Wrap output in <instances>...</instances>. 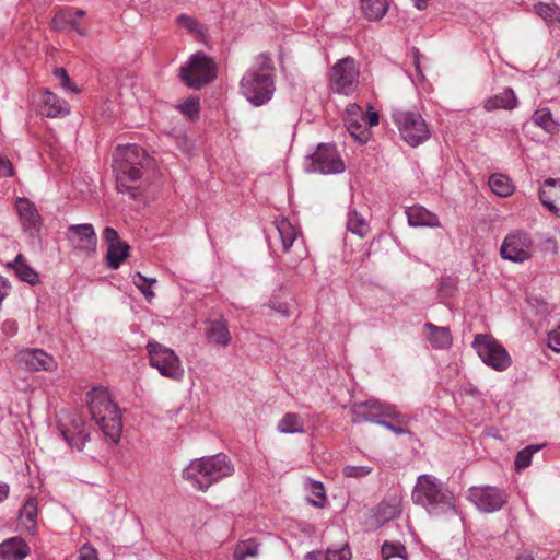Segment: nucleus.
<instances>
[{
    "mask_svg": "<svg viewBox=\"0 0 560 560\" xmlns=\"http://www.w3.org/2000/svg\"><path fill=\"white\" fill-rule=\"evenodd\" d=\"M548 346L555 352H560V325L548 335Z\"/></svg>",
    "mask_w": 560,
    "mask_h": 560,
    "instance_id": "obj_50",
    "label": "nucleus"
},
{
    "mask_svg": "<svg viewBox=\"0 0 560 560\" xmlns=\"http://www.w3.org/2000/svg\"><path fill=\"white\" fill-rule=\"evenodd\" d=\"M351 420L353 423L375 422L380 418H399L400 412L395 405L378 399H368L355 402L351 407Z\"/></svg>",
    "mask_w": 560,
    "mask_h": 560,
    "instance_id": "obj_13",
    "label": "nucleus"
},
{
    "mask_svg": "<svg viewBox=\"0 0 560 560\" xmlns=\"http://www.w3.org/2000/svg\"><path fill=\"white\" fill-rule=\"evenodd\" d=\"M133 284L141 291L148 302H151L155 296L154 292L147 284V277L140 272H136L132 277Z\"/></svg>",
    "mask_w": 560,
    "mask_h": 560,
    "instance_id": "obj_45",
    "label": "nucleus"
},
{
    "mask_svg": "<svg viewBox=\"0 0 560 560\" xmlns=\"http://www.w3.org/2000/svg\"><path fill=\"white\" fill-rule=\"evenodd\" d=\"M258 548L259 544L255 539L241 541L235 547L234 559L246 560L249 557H256L258 555Z\"/></svg>",
    "mask_w": 560,
    "mask_h": 560,
    "instance_id": "obj_42",
    "label": "nucleus"
},
{
    "mask_svg": "<svg viewBox=\"0 0 560 560\" xmlns=\"http://www.w3.org/2000/svg\"><path fill=\"white\" fill-rule=\"evenodd\" d=\"M381 555L383 560H390L393 558H399L407 560L408 553L406 547L400 541H384L381 548Z\"/></svg>",
    "mask_w": 560,
    "mask_h": 560,
    "instance_id": "obj_40",
    "label": "nucleus"
},
{
    "mask_svg": "<svg viewBox=\"0 0 560 560\" xmlns=\"http://www.w3.org/2000/svg\"><path fill=\"white\" fill-rule=\"evenodd\" d=\"M79 560H98V553L91 544L85 542L79 550Z\"/></svg>",
    "mask_w": 560,
    "mask_h": 560,
    "instance_id": "obj_49",
    "label": "nucleus"
},
{
    "mask_svg": "<svg viewBox=\"0 0 560 560\" xmlns=\"http://www.w3.org/2000/svg\"><path fill=\"white\" fill-rule=\"evenodd\" d=\"M306 559H310V560H350L351 551L348 547H342L340 549H327L325 555H323L320 551H311L306 555Z\"/></svg>",
    "mask_w": 560,
    "mask_h": 560,
    "instance_id": "obj_37",
    "label": "nucleus"
},
{
    "mask_svg": "<svg viewBox=\"0 0 560 560\" xmlns=\"http://www.w3.org/2000/svg\"><path fill=\"white\" fill-rule=\"evenodd\" d=\"M16 358L30 371H55L58 366L56 359L42 349H23Z\"/></svg>",
    "mask_w": 560,
    "mask_h": 560,
    "instance_id": "obj_18",
    "label": "nucleus"
},
{
    "mask_svg": "<svg viewBox=\"0 0 560 560\" xmlns=\"http://www.w3.org/2000/svg\"><path fill=\"white\" fill-rule=\"evenodd\" d=\"M88 406L92 420L114 443L119 442L122 432L120 410L112 400L106 388L95 387L88 394Z\"/></svg>",
    "mask_w": 560,
    "mask_h": 560,
    "instance_id": "obj_4",
    "label": "nucleus"
},
{
    "mask_svg": "<svg viewBox=\"0 0 560 560\" xmlns=\"http://www.w3.org/2000/svg\"><path fill=\"white\" fill-rule=\"evenodd\" d=\"M401 512V498L392 495L378 504L376 517L378 522L385 523L400 516Z\"/></svg>",
    "mask_w": 560,
    "mask_h": 560,
    "instance_id": "obj_29",
    "label": "nucleus"
},
{
    "mask_svg": "<svg viewBox=\"0 0 560 560\" xmlns=\"http://www.w3.org/2000/svg\"><path fill=\"white\" fill-rule=\"evenodd\" d=\"M156 282L155 278H148L147 277V284L150 287L151 284H154Z\"/></svg>",
    "mask_w": 560,
    "mask_h": 560,
    "instance_id": "obj_59",
    "label": "nucleus"
},
{
    "mask_svg": "<svg viewBox=\"0 0 560 560\" xmlns=\"http://www.w3.org/2000/svg\"><path fill=\"white\" fill-rule=\"evenodd\" d=\"M70 112L66 101L50 91H45L40 101V114L50 118L63 117Z\"/></svg>",
    "mask_w": 560,
    "mask_h": 560,
    "instance_id": "obj_24",
    "label": "nucleus"
},
{
    "mask_svg": "<svg viewBox=\"0 0 560 560\" xmlns=\"http://www.w3.org/2000/svg\"><path fill=\"white\" fill-rule=\"evenodd\" d=\"M180 112L190 119H195L199 114V100L197 97H188L179 105Z\"/></svg>",
    "mask_w": 560,
    "mask_h": 560,
    "instance_id": "obj_46",
    "label": "nucleus"
},
{
    "mask_svg": "<svg viewBox=\"0 0 560 560\" xmlns=\"http://www.w3.org/2000/svg\"><path fill=\"white\" fill-rule=\"evenodd\" d=\"M55 78L59 81L60 85L65 91H69L72 93H79V89L77 85L71 81L70 77L68 75L67 71L63 68H56L54 70Z\"/></svg>",
    "mask_w": 560,
    "mask_h": 560,
    "instance_id": "obj_44",
    "label": "nucleus"
},
{
    "mask_svg": "<svg viewBox=\"0 0 560 560\" xmlns=\"http://www.w3.org/2000/svg\"><path fill=\"white\" fill-rule=\"evenodd\" d=\"M516 560H535V559H534V556H533V553H532V552H529V551H523V552H521V553L517 556Z\"/></svg>",
    "mask_w": 560,
    "mask_h": 560,
    "instance_id": "obj_57",
    "label": "nucleus"
},
{
    "mask_svg": "<svg viewBox=\"0 0 560 560\" xmlns=\"http://www.w3.org/2000/svg\"><path fill=\"white\" fill-rule=\"evenodd\" d=\"M84 15L85 12L81 9L67 8L54 16L52 27L57 31L75 32L80 36H84L86 31L80 22Z\"/></svg>",
    "mask_w": 560,
    "mask_h": 560,
    "instance_id": "obj_20",
    "label": "nucleus"
},
{
    "mask_svg": "<svg viewBox=\"0 0 560 560\" xmlns=\"http://www.w3.org/2000/svg\"><path fill=\"white\" fill-rule=\"evenodd\" d=\"M392 116L402 139L409 145L418 147L430 138L429 126L419 113L396 109Z\"/></svg>",
    "mask_w": 560,
    "mask_h": 560,
    "instance_id": "obj_7",
    "label": "nucleus"
},
{
    "mask_svg": "<svg viewBox=\"0 0 560 560\" xmlns=\"http://www.w3.org/2000/svg\"><path fill=\"white\" fill-rule=\"evenodd\" d=\"M373 471V468L370 466H353L347 465L342 468V474L347 478H364L369 476Z\"/></svg>",
    "mask_w": 560,
    "mask_h": 560,
    "instance_id": "obj_43",
    "label": "nucleus"
},
{
    "mask_svg": "<svg viewBox=\"0 0 560 560\" xmlns=\"http://www.w3.org/2000/svg\"><path fill=\"white\" fill-rule=\"evenodd\" d=\"M390 0H360L364 16L371 21L381 20L387 12Z\"/></svg>",
    "mask_w": 560,
    "mask_h": 560,
    "instance_id": "obj_32",
    "label": "nucleus"
},
{
    "mask_svg": "<svg viewBox=\"0 0 560 560\" xmlns=\"http://www.w3.org/2000/svg\"><path fill=\"white\" fill-rule=\"evenodd\" d=\"M406 215L408 223L412 226H440V220L438 215L420 206L409 207L406 210Z\"/></svg>",
    "mask_w": 560,
    "mask_h": 560,
    "instance_id": "obj_26",
    "label": "nucleus"
},
{
    "mask_svg": "<svg viewBox=\"0 0 560 560\" xmlns=\"http://www.w3.org/2000/svg\"><path fill=\"white\" fill-rule=\"evenodd\" d=\"M278 430L281 433H302L304 423L296 413H287L278 423Z\"/></svg>",
    "mask_w": 560,
    "mask_h": 560,
    "instance_id": "obj_38",
    "label": "nucleus"
},
{
    "mask_svg": "<svg viewBox=\"0 0 560 560\" xmlns=\"http://www.w3.org/2000/svg\"><path fill=\"white\" fill-rule=\"evenodd\" d=\"M489 187L499 197H509L514 191V185L511 179L503 174H493L489 178Z\"/></svg>",
    "mask_w": 560,
    "mask_h": 560,
    "instance_id": "obj_34",
    "label": "nucleus"
},
{
    "mask_svg": "<svg viewBox=\"0 0 560 560\" xmlns=\"http://www.w3.org/2000/svg\"><path fill=\"white\" fill-rule=\"evenodd\" d=\"M472 347L481 361L491 369L502 372L511 366L512 360L508 350L492 336L477 334Z\"/></svg>",
    "mask_w": 560,
    "mask_h": 560,
    "instance_id": "obj_8",
    "label": "nucleus"
},
{
    "mask_svg": "<svg viewBox=\"0 0 560 560\" xmlns=\"http://www.w3.org/2000/svg\"><path fill=\"white\" fill-rule=\"evenodd\" d=\"M13 172V167L11 162L3 156H0V177L11 176Z\"/></svg>",
    "mask_w": 560,
    "mask_h": 560,
    "instance_id": "obj_51",
    "label": "nucleus"
},
{
    "mask_svg": "<svg viewBox=\"0 0 560 560\" xmlns=\"http://www.w3.org/2000/svg\"><path fill=\"white\" fill-rule=\"evenodd\" d=\"M269 307L276 311L277 313L281 314L283 317H289L291 314L290 307L287 303L275 304L270 302Z\"/></svg>",
    "mask_w": 560,
    "mask_h": 560,
    "instance_id": "obj_53",
    "label": "nucleus"
},
{
    "mask_svg": "<svg viewBox=\"0 0 560 560\" xmlns=\"http://www.w3.org/2000/svg\"><path fill=\"white\" fill-rule=\"evenodd\" d=\"M177 22L183 27L187 28L190 33H200L201 25L194 18L182 14L177 18Z\"/></svg>",
    "mask_w": 560,
    "mask_h": 560,
    "instance_id": "obj_48",
    "label": "nucleus"
},
{
    "mask_svg": "<svg viewBox=\"0 0 560 560\" xmlns=\"http://www.w3.org/2000/svg\"><path fill=\"white\" fill-rule=\"evenodd\" d=\"M147 350L150 365L155 368L162 376L176 382L184 378V366L174 350L153 340L148 342Z\"/></svg>",
    "mask_w": 560,
    "mask_h": 560,
    "instance_id": "obj_6",
    "label": "nucleus"
},
{
    "mask_svg": "<svg viewBox=\"0 0 560 560\" xmlns=\"http://www.w3.org/2000/svg\"><path fill=\"white\" fill-rule=\"evenodd\" d=\"M30 548L20 537H12L0 544V560H23Z\"/></svg>",
    "mask_w": 560,
    "mask_h": 560,
    "instance_id": "obj_25",
    "label": "nucleus"
},
{
    "mask_svg": "<svg viewBox=\"0 0 560 560\" xmlns=\"http://www.w3.org/2000/svg\"><path fill=\"white\" fill-rule=\"evenodd\" d=\"M205 336L210 343L226 348L232 340L228 322L224 318L206 322Z\"/></svg>",
    "mask_w": 560,
    "mask_h": 560,
    "instance_id": "obj_22",
    "label": "nucleus"
},
{
    "mask_svg": "<svg viewBox=\"0 0 560 560\" xmlns=\"http://www.w3.org/2000/svg\"><path fill=\"white\" fill-rule=\"evenodd\" d=\"M68 238L81 250H94L97 237L92 224H75L68 228Z\"/></svg>",
    "mask_w": 560,
    "mask_h": 560,
    "instance_id": "obj_21",
    "label": "nucleus"
},
{
    "mask_svg": "<svg viewBox=\"0 0 560 560\" xmlns=\"http://www.w3.org/2000/svg\"><path fill=\"white\" fill-rule=\"evenodd\" d=\"M15 206L24 230L33 235L39 229V213L37 209L26 198H19Z\"/></svg>",
    "mask_w": 560,
    "mask_h": 560,
    "instance_id": "obj_23",
    "label": "nucleus"
},
{
    "mask_svg": "<svg viewBox=\"0 0 560 560\" xmlns=\"http://www.w3.org/2000/svg\"><path fill=\"white\" fill-rule=\"evenodd\" d=\"M59 430L63 440L72 448L82 450L90 438V432L86 428V424L79 416H72L69 421V425L60 423Z\"/></svg>",
    "mask_w": 560,
    "mask_h": 560,
    "instance_id": "obj_19",
    "label": "nucleus"
},
{
    "mask_svg": "<svg viewBox=\"0 0 560 560\" xmlns=\"http://www.w3.org/2000/svg\"><path fill=\"white\" fill-rule=\"evenodd\" d=\"M217 77V67L214 61L206 56L203 52L198 51L194 54L187 63L182 67L180 78L189 86L194 89H201L210 83Z\"/></svg>",
    "mask_w": 560,
    "mask_h": 560,
    "instance_id": "obj_9",
    "label": "nucleus"
},
{
    "mask_svg": "<svg viewBox=\"0 0 560 560\" xmlns=\"http://www.w3.org/2000/svg\"><path fill=\"white\" fill-rule=\"evenodd\" d=\"M10 492V486L7 482L0 481V502H3Z\"/></svg>",
    "mask_w": 560,
    "mask_h": 560,
    "instance_id": "obj_55",
    "label": "nucleus"
},
{
    "mask_svg": "<svg viewBox=\"0 0 560 560\" xmlns=\"http://www.w3.org/2000/svg\"><path fill=\"white\" fill-rule=\"evenodd\" d=\"M304 168L308 173L339 174L345 171V163L335 145L320 143L316 151L307 156Z\"/></svg>",
    "mask_w": 560,
    "mask_h": 560,
    "instance_id": "obj_12",
    "label": "nucleus"
},
{
    "mask_svg": "<svg viewBox=\"0 0 560 560\" xmlns=\"http://www.w3.org/2000/svg\"><path fill=\"white\" fill-rule=\"evenodd\" d=\"M427 339L435 349H445L452 345V334L447 327L435 326L432 323H425Z\"/></svg>",
    "mask_w": 560,
    "mask_h": 560,
    "instance_id": "obj_27",
    "label": "nucleus"
},
{
    "mask_svg": "<svg viewBox=\"0 0 560 560\" xmlns=\"http://www.w3.org/2000/svg\"><path fill=\"white\" fill-rule=\"evenodd\" d=\"M517 105V98L512 89H505L494 96L488 97L483 102V108L487 112L495 109H513Z\"/></svg>",
    "mask_w": 560,
    "mask_h": 560,
    "instance_id": "obj_28",
    "label": "nucleus"
},
{
    "mask_svg": "<svg viewBox=\"0 0 560 560\" xmlns=\"http://www.w3.org/2000/svg\"><path fill=\"white\" fill-rule=\"evenodd\" d=\"M233 472V463L225 454L219 453L191 460L184 470V478L198 490L206 491Z\"/></svg>",
    "mask_w": 560,
    "mask_h": 560,
    "instance_id": "obj_5",
    "label": "nucleus"
},
{
    "mask_svg": "<svg viewBox=\"0 0 560 560\" xmlns=\"http://www.w3.org/2000/svg\"><path fill=\"white\" fill-rule=\"evenodd\" d=\"M539 199L548 209L560 201V179L548 178L539 189Z\"/></svg>",
    "mask_w": 560,
    "mask_h": 560,
    "instance_id": "obj_30",
    "label": "nucleus"
},
{
    "mask_svg": "<svg viewBox=\"0 0 560 560\" xmlns=\"http://www.w3.org/2000/svg\"><path fill=\"white\" fill-rule=\"evenodd\" d=\"M2 331L7 336H14L18 332V324L15 320L8 319L2 325Z\"/></svg>",
    "mask_w": 560,
    "mask_h": 560,
    "instance_id": "obj_52",
    "label": "nucleus"
},
{
    "mask_svg": "<svg viewBox=\"0 0 560 560\" xmlns=\"http://www.w3.org/2000/svg\"><path fill=\"white\" fill-rule=\"evenodd\" d=\"M534 11L548 23L560 21V8L555 3L538 2L534 5Z\"/></svg>",
    "mask_w": 560,
    "mask_h": 560,
    "instance_id": "obj_41",
    "label": "nucleus"
},
{
    "mask_svg": "<svg viewBox=\"0 0 560 560\" xmlns=\"http://www.w3.org/2000/svg\"><path fill=\"white\" fill-rule=\"evenodd\" d=\"M532 121L542 128L546 132L553 135L558 131V124L555 121L548 108H539L532 115Z\"/></svg>",
    "mask_w": 560,
    "mask_h": 560,
    "instance_id": "obj_35",
    "label": "nucleus"
},
{
    "mask_svg": "<svg viewBox=\"0 0 560 560\" xmlns=\"http://www.w3.org/2000/svg\"><path fill=\"white\" fill-rule=\"evenodd\" d=\"M534 241L529 233L521 230L509 233L500 248L503 259L523 262L532 257Z\"/></svg>",
    "mask_w": 560,
    "mask_h": 560,
    "instance_id": "obj_15",
    "label": "nucleus"
},
{
    "mask_svg": "<svg viewBox=\"0 0 560 560\" xmlns=\"http://www.w3.org/2000/svg\"><path fill=\"white\" fill-rule=\"evenodd\" d=\"M311 490H312V493L320 499V500H324L325 499V490H324V487H323V483L322 482H318V481H314L312 482V487H311Z\"/></svg>",
    "mask_w": 560,
    "mask_h": 560,
    "instance_id": "obj_54",
    "label": "nucleus"
},
{
    "mask_svg": "<svg viewBox=\"0 0 560 560\" xmlns=\"http://www.w3.org/2000/svg\"><path fill=\"white\" fill-rule=\"evenodd\" d=\"M395 419L397 420L398 424H394L386 420H380V421H376V423L386 428L387 430L394 432L397 435L408 433L409 431L401 427V425L406 424V417L400 413V417L395 418Z\"/></svg>",
    "mask_w": 560,
    "mask_h": 560,
    "instance_id": "obj_47",
    "label": "nucleus"
},
{
    "mask_svg": "<svg viewBox=\"0 0 560 560\" xmlns=\"http://www.w3.org/2000/svg\"><path fill=\"white\" fill-rule=\"evenodd\" d=\"M103 238L107 244L106 265L109 269L116 270L129 256V245L119 238L117 231L106 226L103 231Z\"/></svg>",
    "mask_w": 560,
    "mask_h": 560,
    "instance_id": "obj_17",
    "label": "nucleus"
},
{
    "mask_svg": "<svg viewBox=\"0 0 560 560\" xmlns=\"http://www.w3.org/2000/svg\"><path fill=\"white\" fill-rule=\"evenodd\" d=\"M117 189L131 199L141 195L143 171L151 164V158L137 144L117 147L114 154Z\"/></svg>",
    "mask_w": 560,
    "mask_h": 560,
    "instance_id": "obj_1",
    "label": "nucleus"
},
{
    "mask_svg": "<svg viewBox=\"0 0 560 560\" xmlns=\"http://www.w3.org/2000/svg\"><path fill=\"white\" fill-rule=\"evenodd\" d=\"M275 230L281 242L282 252L291 254L289 265L295 267L307 257V248L303 240H300V231L287 218L277 219L273 222Z\"/></svg>",
    "mask_w": 560,
    "mask_h": 560,
    "instance_id": "obj_10",
    "label": "nucleus"
},
{
    "mask_svg": "<svg viewBox=\"0 0 560 560\" xmlns=\"http://www.w3.org/2000/svg\"><path fill=\"white\" fill-rule=\"evenodd\" d=\"M415 65L416 68L419 70V57L417 55L415 56Z\"/></svg>",
    "mask_w": 560,
    "mask_h": 560,
    "instance_id": "obj_61",
    "label": "nucleus"
},
{
    "mask_svg": "<svg viewBox=\"0 0 560 560\" xmlns=\"http://www.w3.org/2000/svg\"><path fill=\"white\" fill-rule=\"evenodd\" d=\"M313 505H315V506H322V504H320V503L315 502V501H313Z\"/></svg>",
    "mask_w": 560,
    "mask_h": 560,
    "instance_id": "obj_62",
    "label": "nucleus"
},
{
    "mask_svg": "<svg viewBox=\"0 0 560 560\" xmlns=\"http://www.w3.org/2000/svg\"><path fill=\"white\" fill-rule=\"evenodd\" d=\"M468 499L483 513H493L501 510L508 501L504 490L492 486L471 487Z\"/></svg>",
    "mask_w": 560,
    "mask_h": 560,
    "instance_id": "obj_16",
    "label": "nucleus"
},
{
    "mask_svg": "<svg viewBox=\"0 0 560 560\" xmlns=\"http://www.w3.org/2000/svg\"><path fill=\"white\" fill-rule=\"evenodd\" d=\"M347 230L363 238L370 233L371 229L366 219L355 209H351L348 213Z\"/></svg>",
    "mask_w": 560,
    "mask_h": 560,
    "instance_id": "obj_33",
    "label": "nucleus"
},
{
    "mask_svg": "<svg viewBox=\"0 0 560 560\" xmlns=\"http://www.w3.org/2000/svg\"><path fill=\"white\" fill-rule=\"evenodd\" d=\"M412 501L434 516L456 513L454 494L443 482L431 475L418 477L412 491Z\"/></svg>",
    "mask_w": 560,
    "mask_h": 560,
    "instance_id": "obj_2",
    "label": "nucleus"
},
{
    "mask_svg": "<svg viewBox=\"0 0 560 560\" xmlns=\"http://www.w3.org/2000/svg\"><path fill=\"white\" fill-rule=\"evenodd\" d=\"M359 69L351 57L337 61L330 70V89L339 94L349 95L358 85Z\"/></svg>",
    "mask_w": 560,
    "mask_h": 560,
    "instance_id": "obj_14",
    "label": "nucleus"
},
{
    "mask_svg": "<svg viewBox=\"0 0 560 560\" xmlns=\"http://www.w3.org/2000/svg\"><path fill=\"white\" fill-rule=\"evenodd\" d=\"M544 447V444H530L525 448L521 450L514 460V466L517 471H521L532 464L534 454L539 452Z\"/></svg>",
    "mask_w": 560,
    "mask_h": 560,
    "instance_id": "obj_39",
    "label": "nucleus"
},
{
    "mask_svg": "<svg viewBox=\"0 0 560 560\" xmlns=\"http://www.w3.org/2000/svg\"><path fill=\"white\" fill-rule=\"evenodd\" d=\"M447 282H448L447 280H443V281L441 282V284H440V290H441V291H443V290H444V288L447 285Z\"/></svg>",
    "mask_w": 560,
    "mask_h": 560,
    "instance_id": "obj_60",
    "label": "nucleus"
},
{
    "mask_svg": "<svg viewBox=\"0 0 560 560\" xmlns=\"http://www.w3.org/2000/svg\"><path fill=\"white\" fill-rule=\"evenodd\" d=\"M240 89L242 95L254 106L268 103L275 93L273 66L271 59L261 54L255 65L243 75Z\"/></svg>",
    "mask_w": 560,
    "mask_h": 560,
    "instance_id": "obj_3",
    "label": "nucleus"
},
{
    "mask_svg": "<svg viewBox=\"0 0 560 560\" xmlns=\"http://www.w3.org/2000/svg\"><path fill=\"white\" fill-rule=\"evenodd\" d=\"M548 210L560 218V200L559 203H552Z\"/></svg>",
    "mask_w": 560,
    "mask_h": 560,
    "instance_id": "obj_58",
    "label": "nucleus"
},
{
    "mask_svg": "<svg viewBox=\"0 0 560 560\" xmlns=\"http://www.w3.org/2000/svg\"><path fill=\"white\" fill-rule=\"evenodd\" d=\"M345 126L350 135L360 143H365L370 138L368 127L378 124V114L372 107L365 113L363 108L357 104L347 106L343 114Z\"/></svg>",
    "mask_w": 560,
    "mask_h": 560,
    "instance_id": "obj_11",
    "label": "nucleus"
},
{
    "mask_svg": "<svg viewBox=\"0 0 560 560\" xmlns=\"http://www.w3.org/2000/svg\"><path fill=\"white\" fill-rule=\"evenodd\" d=\"M9 266L14 268L15 273L21 280L30 284L38 282V275L24 262L21 255H18L14 261L10 262Z\"/></svg>",
    "mask_w": 560,
    "mask_h": 560,
    "instance_id": "obj_36",
    "label": "nucleus"
},
{
    "mask_svg": "<svg viewBox=\"0 0 560 560\" xmlns=\"http://www.w3.org/2000/svg\"><path fill=\"white\" fill-rule=\"evenodd\" d=\"M418 10H424L431 0H411Z\"/></svg>",
    "mask_w": 560,
    "mask_h": 560,
    "instance_id": "obj_56",
    "label": "nucleus"
},
{
    "mask_svg": "<svg viewBox=\"0 0 560 560\" xmlns=\"http://www.w3.org/2000/svg\"><path fill=\"white\" fill-rule=\"evenodd\" d=\"M36 516H37V501L35 498H30L26 500V502L20 510V516H19L22 526L30 534L35 533Z\"/></svg>",
    "mask_w": 560,
    "mask_h": 560,
    "instance_id": "obj_31",
    "label": "nucleus"
}]
</instances>
